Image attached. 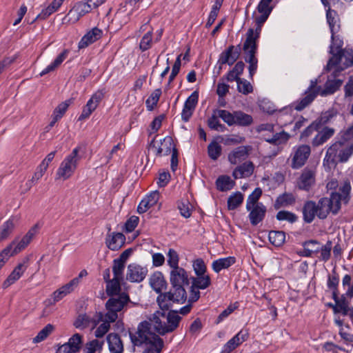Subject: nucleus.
I'll return each instance as SVG.
<instances>
[{
	"instance_id": "obj_30",
	"label": "nucleus",
	"mask_w": 353,
	"mask_h": 353,
	"mask_svg": "<svg viewBox=\"0 0 353 353\" xmlns=\"http://www.w3.org/2000/svg\"><path fill=\"white\" fill-rule=\"evenodd\" d=\"M326 18L332 34L331 38L334 41V35L340 29L339 18L336 11L331 10L330 8L327 10Z\"/></svg>"
},
{
	"instance_id": "obj_16",
	"label": "nucleus",
	"mask_w": 353,
	"mask_h": 353,
	"mask_svg": "<svg viewBox=\"0 0 353 353\" xmlns=\"http://www.w3.org/2000/svg\"><path fill=\"white\" fill-rule=\"evenodd\" d=\"M241 54V46H230L227 50L221 52L219 59L221 65L228 64L232 65L239 58Z\"/></svg>"
},
{
	"instance_id": "obj_6",
	"label": "nucleus",
	"mask_w": 353,
	"mask_h": 353,
	"mask_svg": "<svg viewBox=\"0 0 353 353\" xmlns=\"http://www.w3.org/2000/svg\"><path fill=\"white\" fill-rule=\"evenodd\" d=\"M130 302L128 294L122 292L119 296L110 297L105 303L108 312L105 314L110 321H115L118 318V312L123 310Z\"/></svg>"
},
{
	"instance_id": "obj_41",
	"label": "nucleus",
	"mask_w": 353,
	"mask_h": 353,
	"mask_svg": "<svg viewBox=\"0 0 353 353\" xmlns=\"http://www.w3.org/2000/svg\"><path fill=\"white\" fill-rule=\"evenodd\" d=\"M341 58L343 66H339L336 72H341L345 68L353 65V51L340 50Z\"/></svg>"
},
{
	"instance_id": "obj_2",
	"label": "nucleus",
	"mask_w": 353,
	"mask_h": 353,
	"mask_svg": "<svg viewBox=\"0 0 353 353\" xmlns=\"http://www.w3.org/2000/svg\"><path fill=\"white\" fill-rule=\"evenodd\" d=\"M192 308L190 303L177 310L157 311L150 319L154 325L155 331L160 335L174 332L179 325L181 317L179 313L183 315L188 314Z\"/></svg>"
},
{
	"instance_id": "obj_35",
	"label": "nucleus",
	"mask_w": 353,
	"mask_h": 353,
	"mask_svg": "<svg viewBox=\"0 0 353 353\" xmlns=\"http://www.w3.org/2000/svg\"><path fill=\"white\" fill-rule=\"evenodd\" d=\"M68 53V50H64L61 54L58 55V57L54 59V61L52 63H51L49 65H48L44 70H43L41 72L40 76L43 77L45 74L55 70L56 68H57L67 58Z\"/></svg>"
},
{
	"instance_id": "obj_28",
	"label": "nucleus",
	"mask_w": 353,
	"mask_h": 353,
	"mask_svg": "<svg viewBox=\"0 0 353 353\" xmlns=\"http://www.w3.org/2000/svg\"><path fill=\"white\" fill-rule=\"evenodd\" d=\"M27 269L26 261L18 264L3 283V288H7L20 279Z\"/></svg>"
},
{
	"instance_id": "obj_9",
	"label": "nucleus",
	"mask_w": 353,
	"mask_h": 353,
	"mask_svg": "<svg viewBox=\"0 0 353 353\" xmlns=\"http://www.w3.org/2000/svg\"><path fill=\"white\" fill-rule=\"evenodd\" d=\"M103 319V314L101 312H96L93 316L87 314H79L73 323V325L80 330L90 327L94 329L97 325Z\"/></svg>"
},
{
	"instance_id": "obj_60",
	"label": "nucleus",
	"mask_w": 353,
	"mask_h": 353,
	"mask_svg": "<svg viewBox=\"0 0 353 353\" xmlns=\"http://www.w3.org/2000/svg\"><path fill=\"white\" fill-rule=\"evenodd\" d=\"M125 268V263L114 259L113 261L112 272L114 278L122 279H123V270Z\"/></svg>"
},
{
	"instance_id": "obj_4",
	"label": "nucleus",
	"mask_w": 353,
	"mask_h": 353,
	"mask_svg": "<svg viewBox=\"0 0 353 353\" xmlns=\"http://www.w3.org/2000/svg\"><path fill=\"white\" fill-rule=\"evenodd\" d=\"M169 292L160 293L157 301L161 311L170 310L174 303L183 304L187 300V293L183 286L171 285Z\"/></svg>"
},
{
	"instance_id": "obj_29",
	"label": "nucleus",
	"mask_w": 353,
	"mask_h": 353,
	"mask_svg": "<svg viewBox=\"0 0 353 353\" xmlns=\"http://www.w3.org/2000/svg\"><path fill=\"white\" fill-rule=\"evenodd\" d=\"M107 342L110 353H123V343L119 334L110 333L107 336Z\"/></svg>"
},
{
	"instance_id": "obj_21",
	"label": "nucleus",
	"mask_w": 353,
	"mask_h": 353,
	"mask_svg": "<svg viewBox=\"0 0 353 353\" xmlns=\"http://www.w3.org/2000/svg\"><path fill=\"white\" fill-rule=\"evenodd\" d=\"M316 132L311 141L312 145L314 148L322 145L332 138L335 133V130L332 128L323 127L321 130L319 128Z\"/></svg>"
},
{
	"instance_id": "obj_15",
	"label": "nucleus",
	"mask_w": 353,
	"mask_h": 353,
	"mask_svg": "<svg viewBox=\"0 0 353 353\" xmlns=\"http://www.w3.org/2000/svg\"><path fill=\"white\" fill-rule=\"evenodd\" d=\"M315 183V172L310 168H305L297 180V186L300 190L309 191Z\"/></svg>"
},
{
	"instance_id": "obj_8",
	"label": "nucleus",
	"mask_w": 353,
	"mask_h": 353,
	"mask_svg": "<svg viewBox=\"0 0 353 353\" xmlns=\"http://www.w3.org/2000/svg\"><path fill=\"white\" fill-rule=\"evenodd\" d=\"M311 153L310 146L303 144L294 148L293 152L291 154L290 166L292 169H299L303 167L308 159Z\"/></svg>"
},
{
	"instance_id": "obj_63",
	"label": "nucleus",
	"mask_w": 353,
	"mask_h": 353,
	"mask_svg": "<svg viewBox=\"0 0 353 353\" xmlns=\"http://www.w3.org/2000/svg\"><path fill=\"white\" fill-rule=\"evenodd\" d=\"M336 117V112L334 110H328L321 114L319 119L316 121L319 123V127L321 125L327 124L332 121V120Z\"/></svg>"
},
{
	"instance_id": "obj_39",
	"label": "nucleus",
	"mask_w": 353,
	"mask_h": 353,
	"mask_svg": "<svg viewBox=\"0 0 353 353\" xmlns=\"http://www.w3.org/2000/svg\"><path fill=\"white\" fill-rule=\"evenodd\" d=\"M303 250L299 252V254L305 257H311L314 253L319 252V248L316 249L310 248V245H320V243L316 240L305 241L303 243Z\"/></svg>"
},
{
	"instance_id": "obj_23",
	"label": "nucleus",
	"mask_w": 353,
	"mask_h": 353,
	"mask_svg": "<svg viewBox=\"0 0 353 353\" xmlns=\"http://www.w3.org/2000/svg\"><path fill=\"white\" fill-rule=\"evenodd\" d=\"M254 165L250 161H245L236 166L232 172V176L235 179L250 177L254 172Z\"/></svg>"
},
{
	"instance_id": "obj_27",
	"label": "nucleus",
	"mask_w": 353,
	"mask_h": 353,
	"mask_svg": "<svg viewBox=\"0 0 353 353\" xmlns=\"http://www.w3.org/2000/svg\"><path fill=\"white\" fill-rule=\"evenodd\" d=\"M303 219L307 223H312L315 216H318V210L316 205V202L314 201H307L303 206Z\"/></svg>"
},
{
	"instance_id": "obj_12",
	"label": "nucleus",
	"mask_w": 353,
	"mask_h": 353,
	"mask_svg": "<svg viewBox=\"0 0 353 353\" xmlns=\"http://www.w3.org/2000/svg\"><path fill=\"white\" fill-rule=\"evenodd\" d=\"M161 145H156L155 137L149 143V148L154 150L157 156L168 155L174 149H176L173 139L171 137L167 136L163 140H161Z\"/></svg>"
},
{
	"instance_id": "obj_22",
	"label": "nucleus",
	"mask_w": 353,
	"mask_h": 353,
	"mask_svg": "<svg viewBox=\"0 0 353 353\" xmlns=\"http://www.w3.org/2000/svg\"><path fill=\"white\" fill-rule=\"evenodd\" d=\"M249 211L250 223L255 226L265 218L266 207L262 203H258L254 206H252Z\"/></svg>"
},
{
	"instance_id": "obj_46",
	"label": "nucleus",
	"mask_w": 353,
	"mask_h": 353,
	"mask_svg": "<svg viewBox=\"0 0 353 353\" xmlns=\"http://www.w3.org/2000/svg\"><path fill=\"white\" fill-rule=\"evenodd\" d=\"M15 227L12 219L6 221L0 228V241L6 239L14 230Z\"/></svg>"
},
{
	"instance_id": "obj_42",
	"label": "nucleus",
	"mask_w": 353,
	"mask_h": 353,
	"mask_svg": "<svg viewBox=\"0 0 353 353\" xmlns=\"http://www.w3.org/2000/svg\"><path fill=\"white\" fill-rule=\"evenodd\" d=\"M104 345V341L93 339L85 343L83 350V353L101 352Z\"/></svg>"
},
{
	"instance_id": "obj_45",
	"label": "nucleus",
	"mask_w": 353,
	"mask_h": 353,
	"mask_svg": "<svg viewBox=\"0 0 353 353\" xmlns=\"http://www.w3.org/2000/svg\"><path fill=\"white\" fill-rule=\"evenodd\" d=\"M243 201V194L240 192L233 193L228 199V208L233 210L237 208Z\"/></svg>"
},
{
	"instance_id": "obj_59",
	"label": "nucleus",
	"mask_w": 353,
	"mask_h": 353,
	"mask_svg": "<svg viewBox=\"0 0 353 353\" xmlns=\"http://www.w3.org/2000/svg\"><path fill=\"white\" fill-rule=\"evenodd\" d=\"M15 244V241H12L10 245H8L5 249H3L1 252H0V269L4 265L6 262L8 260V259L14 255L12 254V250L13 245Z\"/></svg>"
},
{
	"instance_id": "obj_50",
	"label": "nucleus",
	"mask_w": 353,
	"mask_h": 353,
	"mask_svg": "<svg viewBox=\"0 0 353 353\" xmlns=\"http://www.w3.org/2000/svg\"><path fill=\"white\" fill-rule=\"evenodd\" d=\"M152 29L148 30V32L143 36L139 43V48L142 52L149 50L152 47Z\"/></svg>"
},
{
	"instance_id": "obj_7",
	"label": "nucleus",
	"mask_w": 353,
	"mask_h": 353,
	"mask_svg": "<svg viewBox=\"0 0 353 353\" xmlns=\"http://www.w3.org/2000/svg\"><path fill=\"white\" fill-rule=\"evenodd\" d=\"M352 186L350 181L344 179L340 183L339 188L336 191L331 192L330 196L341 209L342 203L347 205L351 199Z\"/></svg>"
},
{
	"instance_id": "obj_18",
	"label": "nucleus",
	"mask_w": 353,
	"mask_h": 353,
	"mask_svg": "<svg viewBox=\"0 0 353 353\" xmlns=\"http://www.w3.org/2000/svg\"><path fill=\"white\" fill-rule=\"evenodd\" d=\"M341 41H339V43L337 44L338 46L336 48V52H334L333 47L331 46L330 47V52L333 54V56L329 59L327 64L326 65V70L330 71L334 69V71L332 74V77L336 78L341 72H336L339 66H343L342 63V59L341 58V53L339 48L341 47Z\"/></svg>"
},
{
	"instance_id": "obj_26",
	"label": "nucleus",
	"mask_w": 353,
	"mask_h": 353,
	"mask_svg": "<svg viewBox=\"0 0 353 353\" xmlns=\"http://www.w3.org/2000/svg\"><path fill=\"white\" fill-rule=\"evenodd\" d=\"M125 241V237L121 232H112L105 239L106 245L111 250H118L124 245Z\"/></svg>"
},
{
	"instance_id": "obj_51",
	"label": "nucleus",
	"mask_w": 353,
	"mask_h": 353,
	"mask_svg": "<svg viewBox=\"0 0 353 353\" xmlns=\"http://www.w3.org/2000/svg\"><path fill=\"white\" fill-rule=\"evenodd\" d=\"M262 194V190L260 188H256L255 190L250 194L246 201V209L247 210H250L252 206H254L256 203H258V201Z\"/></svg>"
},
{
	"instance_id": "obj_52",
	"label": "nucleus",
	"mask_w": 353,
	"mask_h": 353,
	"mask_svg": "<svg viewBox=\"0 0 353 353\" xmlns=\"http://www.w3.org/2000/svg\"><path fill=\"white\" fill-rule=\"evenodd\" d=\"M101 322H103L95 330L94 335L97 338H102L110 330V323L114 321H110L105 314H103V319Z\"/></svg>"
},
{
	"instance_id": "obj_1",
	"label": "nucleus",
	"mask_w": 353,
	"mask_h": 353,
	"mask_svg": "<svg viewBox=\"0 0 353 353\" xmlns=\"http://www.w3.org/2000/svg\"><path fill=\"white\" fill-rule=\"evenodd\" d=\"M353 154V125L341 131L334 142L327 149L323 159L325 170L335 168L338 163H345Z\"/></svg>"
},
{
	"instance_id": "obj_43",
	"label": "nucleus",
	"mask_w": 353,
	"mask_h": 353,
	"mask_svg": "<svg viewBox=\"0 0 353 353\" xmlns=\"http://www.w3.org/2000/svg\"><path fill=\"white\" fill-rule=\"evenodd\" d=\"M268 239L273 245L279 247L285 243V233L283 231L272 230L269 232Z\"/></svg>"
},
{
	"instance_id": "obj_31",
	"label": "nucleus",
	"mask_w": 353,
	"mask_h": 353,
	"mask_svg": "<svg viewBox=\"0 0 353 353\" xmlns=\"http://www.w3.org/2000/svg\"><path fill=\"white\" fill-rule=\"evenodd\" d=\"M150 284L152 288L157 293L166 288L167 282L161 272H156L150 278Z\"/></svg>"
},
{
	"instance_id": "obj_37",
	"label": "nucleus",
	"mask_w": 353,
	"mask_h": 353,
	"mask_svg": "<svg viewBox=\"0 0 353 353\" xmlns=\"http://www.w3.org/2000/svg\"><path fill=\"white\" fill-rule=\"evenodd\" d=\"M234 125L239 126H248L253 122L251 115L242 111H234Z\"/></svg>"
},
{
	"instance_id": "obj_64",
	"label": "nucleus",
	"mask_w": 353,
	"mask_h": 353,
	"mask_svg": "<svg viewBox=\"0 0 353 353\" xmlns=\"http://www.w3.org/2000/svg\"><path fill=\"white\" fill-rule=\"evenodd\" d=\"M168 264L172 269L179 268V255L177 252L173 250L170 249L168 253Z\"/></svg>"
},
{
	"instance_id": "obj_44",
	"label": "nucleus",
	"mask_w": 353,
	"mask_h": 353,
	"mask_svg": "<svg viewBox=\"0 0 353 353\" xmlns=\"http://www.w3.org/2000/svg\"><path fill=\"white\" fill-rule=\"evenodd\" d=\"M192 283L194 287L204 290L208 288L211 284V280L209 275L201 274V276H196V277H191Z\"/></svg>"
},
{
	"instance_id": "obj_38",
	"label": "nucleus",
	"mask_w": 353,
	"mask_h": 353,
	"mask_svg": "<svg viewBox=\"0 0 353 353\" xmlns=\"http://www.w3.org/2000/svg\"><path fill=\"white\" fill-rule=\"evenodd\" d=\"M295 202V198L291 193H284L277 197L274 204L275 209L278 210L281 207L292 205Z\"/></svg>"
},
{
	"instance_id": "obj_62",
	"label": "nucleus",
	"mask_w": 353,
	"mask_h": 353,
	"mask_svg": "<svg viewBox=\"0 0 353 353\" xmlns=\"http://www.w3.org/2000/svg\"><path fill=\"white\" fill-rule=\"evenodd\" d=\"M237 90L243 94H248L252 92L253 88L249 81L240 79L237 83Z\"/></svg>"
},
{
	"instance_id": "obj_3",
	"label": "nucleus",
	"mask_w": 353,
	"mask_h": 353,
	"mask_svg": "<svg viewBox=\"0 0 353 353\" xmlns=\"http://www.w3.org/2000/svg\"><path fill=\"white\" fill-rule=\"evenodd\" d=\"M150 328L151 323L148 321L139 323L134 332L129 331L131 342L134 346H140L143 343L150 345L143 353H160L163 347V341L152 332Z\"/></svg>"
},
{
	"instance_id": "obj_17",
	"label": "nucleus",
	"mask_w": 353,
	"mask_h": 353,
	"mask_svg": "<svg viewBox=\"0 0 353 353\" xmlns=\"http://www.w3.org/2000/svg\"><path fill=\"white\" fill-rule=\"evenodd\" d=\"M170 281L171 285H181L182 286L190 284L189 275L183 268L179 267L170 271Z\"/></svg>"
},
{
	"instance_id": "obj_20",
	"label": "nucleus",
	"mask_w": 353,
	"mask_h": 353,
	"mask_svg": "<svg viewBox=\"0 0 353 353\" xmlns=\"http://www.w3.org/2000/svg\"><path fill=\"white\" fill-rule=\"evenodd\" d=\"M252 32L250 30L248 35V38H246L243 46V50L246 54L245 61L247 63L257 61L258 59L256 57V53L257 51V43H255L252 38Z\"/></svg>"
},
{
	"instance_id": "obj_25",
	"label": "nucleus",
	"mask_w": 353,
	"mask_h": 353,
	"mask_svg": "<svg viewBox=\"0 0 353 353\" xmlns=\"http://www.w3.org/2000/svg\"><path fill=\"white\" fill-rule=\"evenodd\" d=\"M248 330H241L229 340L223 347V352L230 353L248 339Z\"/></svg>"
},
{
	"instance_id": "obj_36",
	"label": "nucleus",
	"mask_w": 353,
	"mask_h": 353,
	"mask_svg": "<svg viewBox=\"0 0 353 353\" xmlns=\"http://www.w3.org/2000/svg\"><path fill=\"white\" fill-rule=\"evenodd\" d=\"M122 279L113 277V279L106 283L105 292L109 296H119L121 293V281Z\"/></svg>"
},
{
	"instance_id": "obj_58",
	"label": "nucleus",
	"mask_w": 353,
	"mask_h": 353,
	"mask_svg": "<svg viewBox=\"0 0 353 353\" xmlns=\"http://www.w3.org/2000/svg\"><path fill=\"white\" fill-rule=\"evenodd\" d=\"M68 345L70 346L74 351L78 352L81 349V345L82 343V336L80 334L76 333L72 335L68 343H65Z\"/></svg>"
},
{
	"instance_id": "obj_48",
	"label": "nucleus",
	"mask_w": 353,
	"mask_h": 353,
	"mask_svg": "<svg viewBox=\"0 0 353 353\" xmlns=\"http://www.w3.org/2000/svg\"><path fill=\"white\" fill-rule=\"evenodd\" d=\"M219 117L214 110L212 115L208 120V125L212 130L223 132L226 130V127L220 123Z\"/></svg>"
},
{
	"instance_id": "obj_57",
	"label": "nucleus",
	"mask_w": 353,
	"mask_h": 353,
	"mask_svg": "<svg viewBox=\"0 0 353 353\" xmlns=\"http://www.w3.org/2000/svg\"><path fill=\"white\" fill-rule=\"evenodd\" d=\"M339 276L334 273L332 275H329L327 280V287L329 289L332 290V297L334 299H336L338 294L337 286L339 285Z\"/></svg>"
},
{
	"instance_id": "obj_19",
	"label": "nucleus",
	"mask_w": 353,
	"mask_h": 353,
	"mask_svg": "<svg viewBox=\"0 0 353 353\" xmlns=\"http://www.w3.org/2000/svg\"><path fill=\"white\" fill-rule=\"evenodd\" d=\"M250 146L241 145L232 150L228 156L231 164L236 165L246 160L249 156Z\"/></svg>"
},
{
	"instance_id": "obj_10",
	"label": "nucleus",
	"mask_w": 353,
	"mask_h": 353,
	"mask_svg": "<svg viewBox=\"0 0 353 353\" xmlns=\"http://www.w3.org/2000/svg\"><path fill=\"white\" fill-rule=\"evenodd\" d=\"M316 205L319 212L318 218L320 219H326L330 213L336 215L340 211V208L330 196L329 197L324 196L321 198L317 203H316Z\"/></svg>"
},
{
	"instance_id": "obj_47",
	"label": "nucleus",
	"mask_w": 353,
	"mask_h": 353,
	"mask_svg": "<svg viewBox=\"0 0 353 353\" xmlns=\"http://www.w3.org/2000/svg\"><path fill=\"white\" fill-rule=\"evenodd\" d=\"M162 91L160 88H157L154 90L150 97L145 101V105L148 110L152 111L154 110V107L157 105L159 98L161 95Z\"/></svg>"
},
{
	"instance_id": "obj_24",
	"label": "nucleus",
	"mask_w": 353,
	"mask_h": 353,
	"mask_svg": "<svg viewBox=\"0 0 353 353\" xmlns=\"http://www.w3.org/2000/svg\"><path fill=\"white\" fill-rule=\"evenodd\" d=\"M103 31L101 29L97 27L93 28L81 38L78 44L79 48L81 49L88 47L89 45L101 39Z\"/></svg>"
},
{
	"instance_id": "obj_13",
	"label": "nucleus",
	"mask_w": 353,
	"mask_h": 353,
	"mask_svg": "<svg viewBox=\"0 0 353 353\" xmlns=\"http://www.w3.org/2000/svg\"><path fill=\"white\" fill-rule=\"evenodd\" d=\"M148 269L136 263L129 264L127 268L126 279L132 283H140L146 276Z\"/></svg>"
},
{
	"instance_id": "obj_14",
	"label": "nucleus",
	"mask_w": 353,
	"mask_h": 353,
	"mask_svg": "<svg viewBox=\"0 0 353 353\" xmlns=\"http://www.w3.org/2000/svg\"><path fill=\"white\" fill-rule=\"evenodd\" d=\"M92 10L88 1H79L77 3L73 8L68 12L65 17H68L69 21L74 23L81 17L89 13Z\"/></svg>"
},
{
	"instance_id": "obj_61",
	"label": "nucleus",
	"mask_w": 353,
	"mask_h": 353,
	"mask_svg": "<svg viewBox=\"0 0 353 353\" xmlns=\"http://www.w3.org/2000/svg\"><path fill=\"white\" fill-rule=\"evenodd\" d=\"M334 300L335 301L336 304L335 305H331L335 313H342L343 315L349 314L350 309L344 301H340L339 300L338 295L336 296V299Z\"/></svg>"
},
{
	"instance_id": "obj_53",
	"label": "nucleus",
	"mask_w": 353,
	"mask_h": 353,
	"mask_svg": "<svg viewBox=\"0 0 353 353\" xmlns=\"http://www.w3.org/2000/svg\"><path fill=\"white\" fill-rule=\"evenodd\" d=\"M54 327L51 324L46 325L33 339V343H37L45 340L53 331Z\"/></svg>"
},
{
	"instance_id": "obj_40",
	"label": "nucleus",
	"mask_w": 353,
	"mask_h": 353,
	"mask_svg": "<svg viewBox=\"0 0 353 353\" xmlns=\"http://www.w3.org/2000/svg\"><path fill=\"white\" fill-rule=\"evenodd\" d=\"M234 184L230 177L226 175L219 176L216 181L217 189L222 192L231 190Z\"/></svg>"
},
{
	"instance_id": "obj_33",
	"label": "nucleus",
	"mask_w": 353,
	"mask_h": 353,
	"mask_svg": "<svg viewBox=\"0 0 353 353\" xmlns=\"http://www.w3.org/2000/svg\"><path fill=\"white\" fill-rule=\"evenodd\" d=\"M333 78L334 79L328 78V79L327 80L324 85V88L323 90L320 88V91L319 93L321 96L325 97L330 94H332L336 90H338L342 85V80L336 79L334 77Z\"/></svg>"
},
{
	"instance_id": "obj_56",
	"label": "nucleus",
	"mask_w": 353,
	"mask_h": 353,
	"mask_svg": "<svg viewBox=\"0 0 353 353\" xmlns=\"http://www.w3.org/2000/svg\"><path fill=\"white\" fill-rule=\"evenodd\" d=\"M276 217L279 221H287L291 223L296 222L298 219L297 216L294 213L286 210L278 212Z\"/></svg>"
},
{
	"instance_id": "obj_32",
	"label": "nucleus",
	"mask_w": 353,
	"mask_h": 353,
	"mask_svg": "<svg viewBox=\"0 0 353 353\" xmlns=\"http://www.w3.org/2000/svg\"><path fill=\"white\" fill-rule=\"evenodd\" d=\"M36 233V227L31 228L19 242L14 240L15 244L12 247V254H15L23 250L31 241Z\"/></svg>"
},
{
	"instance_id": "obj_34",
	"label": "nucleus",
	"mask_w": 353,
	"mask_h": 353,
	"mask_svg": "<svg viewBox=\"0 0 353 353\" xmlns=\"http://www.w3.org/2000/svg\"><path fill=\"white\" fill-rule=\"evenodd\" d=\"M235 262L236 259L234 256L221 258L212 262V268L215 272L219 273L221 270L230 268Z\"/></svg>"
},
{
	"instance_id": "obj_5",
	"label": "nucleus",
	"mask_w": 353,
	"mask_h": 353,
	"mask_svg": "<svg viewBox=\"0 0 353 353\" xmlns=\"http://www.w3.org/2000/svg\"><path fill=\"white\" fill-rule=\"evenodd\" d=\"M79 152V148H75L72 152L63 160L56 173L57 179L65 181L73 175L80 160Z\"/></svg>"
},
{
	"instance_id": "obj_49",
	"label": "nucleus",
	"mask_w": 353,
	"mask_h": 353,
	"mask_svg": "<svg viewBox=\"0 0 353 353\" xmlns=\"http://www.w3.org/2000/svg\"><path fill=\"white\" fill-rule=\"evenodd\" d=\"M222 152L221 145L216 141L211 142L208 146V153L212 160H217Z\"/></svg>"
},
{
	"instance_id": "obj_11",
	"label": "nucleus",
	"mask_w": 353,
	"mask_h": 353,
	"mask_svg": "<svg viewBox=\"0 0 353 353\" xmlns=\"http://www.w3.org/2000/svg\"><path fill=\"white\" fill-rule=\"evenodd\" d=\"M317 80H311L310 85L304 93V97L294 104V109L301 111L309 105L319 94L320 86L317 85Z\"/></svg>"
},
{
	"instance_id": "obj_55",
	"label": "nucleus",
	"mask_w": 353,
	"mask_h": 353,
	"mask_svg": "<svg viewBox=\"0 0 353 353\" xmlns=\"http://www.w3.org/2000/svg\"><path fill=\"white\" fill-rule=\"evenodd\" d=\"M289 134L282 131L279 133H276L272 136V138L266 139L267 142L274 144V145H280L283 143L286 142L289 139Z\"/></svg>"
},
{
	"instance_id": "obj_54",
	"label": "nucleus",
	"mask_w": 353,
	"mask_h": 353,
	"mask_svg": "<svg viewBox=\"0 0 353 353\" xmlns=\"http://www.w3.org/2000/svg\"><path fill=\"white\" fill-rule=\"evenodd\" d=\"M215 113L229 126L234 125V112H230L225 110H215Z\"/></svg>"
}]
</instances>
